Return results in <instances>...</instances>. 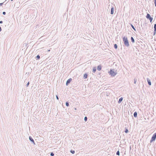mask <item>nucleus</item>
Instances as JSON below:
<instances>
[{"label": "nucleus", "mask_w": 156, "mask_h": 156, "mask_svg": "<svg viewBox=\"0 0 156 156\" xmlns=\"http://www.w3.org/2000/svg\"><path fill=\"white\" fill-rule=\"evenodd\" d=\"M123 40L125 45L127 47H128L129 46V44L127 37H124L123 38Z\"/></svg>", "instance_id": "obj_1"}, {"label": "nucleus", "mask_w": 156, "mask_h": 156, "mask_svg": "<svg viewBox=\"0 0 156 156\" xmlns=\"http://www.w3.org/2000/svg\"><path fill=\"white\" fill-rule=\"evenodd\" d=\"M109 74L112 76H114L117 74V72L114 71V69H111L108 72Z\"/></svg>", "instance_id": "obj_2"}, {"label": "nucleus", "mask_w": 156, "mask_h": 156, "mask_svg": "<svg viewBox=\"0 0 156 156\" xmlns=\"http://www.w3.org/2000/svg\"><path fill=\"white\" fill-rule=\"evenodd\" d=\"M156 139V133H154L152 136L151 139L150 140V142L152 143L153 141H154Z\"/></svg>", "instance_id": "obj_3"}, {"label": "nucleus", "mask_w": 156, "mask_h": 156, "mask_svg": "<svg viewBox=\"0 0 156 156\" xmlns=\"http://www.w3.org/2000/svg\"><path fill=\"white\" fill-rule=\"evenodd\" d=\"M146 17L147 19H148L151 22L152 21L153 18L151 17L150 15L149 14L147 13V14Z\"/></svg>", "instance_id": "obj_4"}, {"label": "nucleus", "mask_w": 156, "mask_h": 156, "mask_svg": "<svg viewBox=\"0 0 156 156\" xmlns=\"http://www.w3.org/2000/svg\"><path fill=\"white\" fill-rule=\"evenodd\" d=\"M136 145H135V148H133V149L132 150V151H131L132 155H133V154L134 155H135V156H136Z\"/></svg>", "instance_id": "obj_5"}, {"label": "nucleus", "mask_w": 156, "mask_h": 156, "mask_svg": "<svg viewBox=\"0 0 156 156\" xmlns=\"http://www.w3.org/2000/svg\"><path fill=\"white\" fill-rule=\"evenodd\" d=\"M72 81V79L71 78L67 80L66 83V85L68 86Z\"/></svg>", "instance_id": "obj_6"}, {"label": "nucleus", "mask_w": 156, "mask_h": 156, "mask_svg": "<svg viewBox=\"0 0 156 156\" xmlns=\"http://www.w3.org/2000/svg\"><path fill=\"white\" fill-rule=\"evenodd\" d=\"M29 139L34 144H35L34 140L31 136L29 137Z\"/></svg>", "instance_id": "obj_7"}, {"label": "nucleus", "mask_w": 156, "mask_h": 156, "mask_svg": "<svg viewBox=\"0 0 156 156\" xmlns=\"http://www.w3.org/2000/svg\"><path fill=\"white\" fill-rule=\"evenodd\" d=\"M147 80L148 83V84L149 85H151V81L149 79V78H147Z\"/></svg>", "instance_id": "obj_8"}, {"label": "nucleus", "mask_w": 156, "mask_h": 156, "mask_svg": "<svg viewBox=\"0 0 156 156\" xmlns=\"http://www.w3.org/2000/svg\"><path fill=\"white\" fill-rule=\"evenodd\" d=\"M114 12V9L113 7H112L111 9V14H113Z\"/></svg>", "instance_id": "obj_9"}, {"label": "nucleus", "mask_w": 156, "mask_h": 156, "mask_svg": "<svg viewBox=\"0 0 156 156\" xmlns=\"http://www.w3.org/2000/svg\"><path fill=\"white\" fill-rule=\"evenodd\" d=\"M102 68V67L101 65H99L97 67V70L98 71H100L101 70Z\"/></svg>", "instance_id": "obj_10"}, {"label": "nucleus", "mask_w": 156, "mask_h": 156, "mask_svg": "<svg viewBox=\"0 0 156 156\" xmlns=\"http://www.w3.org/2000/svg\"><path fill=\"white\" fill-rule=\"evenodd\" d=\"M88 75L87 73H85L84 74L83 76V78L84 79H86Z\"/></svg>", "instance_id": "obj_11"}, {"label": "nucleus", "mask_w": 156, "mask_h": 156, "mask_svg": "<svg viewBox=\"0 0 156 156\" xmlns=\"http://www.w3.org/2000/svg\"><path fill=\"white\" fill-rule=\"evenodd\" d=\"M122 100H123V98L122 97L120 98L119 99L118 101V103H120L122 101Z\"/></svg>", "instance_id": "obj_12"}, {"label": "nucleus", "mask_w": 156, "mask_h": 156, "mask_svg": "<svg viewBox=\"0 0 156 156\" xmlns=\"http://www.w3.org/2000/svg\"><path fill=\"white\" fill-rule=\"evenodd\" d=\"M131 42L132 43H134L135 40H134V38L133 37H131Z\"/></svg>", "instance_id": "obj_13"}, {"label": "nucleus", "mask_w": 156, "mask_h": 156, "mask_svg": "<svg viewBox=\"0 0 156 156\" xmlns=\"http://www.w3.org/2000/svg\"><path fill=\"white\" fill-rule=\"evenodd\" d=\"M96 70V67H93L92 72L94 73Z\"/></svg>", "instance_id": "obj_14"}, {"label": "nucleus", "mask_w": 156, "mask_h": 156, "mask_svg": "<svg viewBox=\"0 0 156 156\" xmlns=\"http://www.w3.org/2000/svg\"><path fill=\"white\" fill-rule=\"evenodd\" d=\"M114 48L115 49H117L118 47V46L116 44H114Z\"/></svg>", "instance_id": "obj_15"}, {"label": "nucleus", "mask_w": 156, "mask_h": 156, "mask_svg": "<svg viewBox=\"0 0 156 156\" xmlns=\"http://www.w3.org/2000/svg\"><path fill=\"white\" fill-rule=\"evenodd\" d=\"M124 132L126 133H128L129 132V130L125 128Z\"/></svg>", "instance_id": "obj_16"}, {"label": "nucleus", "mask_w": 156, "mask_h": 156, "mask_svg": "<svg viewBox=\"0 0 156 156\" xmlns=\"http://www.w3.org/2000/svg\"><path fill=\"white\" fill-rule=\"evenodd\" d=\"M154 31H156V24H155L154 25Z\"/></svg>", "instance_id": "obj_17"}, {"label": "nucleus", "mask_w": 156, "mask_h": 156, "mask_svg": "<svg viewBox=\"0 0 156 156\" xmlns=\"http://www.w3.org/2000/svg\"><path fill=\"white\" fill-rule=\"evenodd\" d=\"M66 106H69V102L68 101H66Z\"/></svg>", "instance_id": "obj_18"}, {"label": "nucleus", "mask_w": 156, "mask_h": 156, "mask_svg": "<svg viewBox=\"0 0 156 156\" xmlns=\"http://www.w3.org/2000/svg\"><path fill=\"white\" fill-rule=\"evenodd\" d=\"M131 26L132 27V28L135 31H136V29L134 27V26L132 25V24H131Z\"/></svg>", "instance_id": "obj_19"}, {"label": "nucleus", "mask_w": 156, "mask_h": 156, "mask_svg": "<svg viewBox=\"0 0 156 156\" xmlns=\"http://www.w3.org/2000/svg\"><path fill=\"white\" fill-rule=\"evenodd\" d=\"M37 60L39 59L40 58V56L39 55H37L36 57Z\"/></svg>", "instance_id": "obj_20"}, {"label": "nucleus", "mask_w": 156, "mask_h": 156, "mask_svg": "<svg viewBox=\"0 0 156 156\" xmlns=\"http://www.w3.org/2000/svg\"><path fill=\"white\" fill-rule=\"evenodd\" d=\"M134 116L135 118L136 117V112H135L134 113Z\"/></svg>", "instance_id": "obj_21"}, {"label": "nucleus", "mask_w": 156, "mask_h": 156, "mask_svg": "<svg viewBox=\"0 0 156 156\" xmlns=\"http://www.w3.org/2000/svg\"><path fill=\"white\" fill-rule=\"evenodd\" d=\"M70 152L72 153V154H74L75 152V151H73V150H71L70 151Z\"/></svg>", "instance_id": "obj_22"}, {"label": "nucleus", "mask_w": 156, "mask_h": 156, "mask_svg": "<svg viewBox=\"0 0 156 156\" xmlns=\"http://www.w3.org/2000/svg\"><path fill=\"white\" fill-rule=\"evenodd\" d=\"M116 154L117 155H120V152H119V151H117V152H116Z\"/></svg>", "instance_id": "obj_23"}, {"label": "nucleus", "mask_w": 156, "mask_h": 156, "mask_svg": "<svg viewBox=\"0 0 156 156\" xmlns=\"http://www.w3.org/2000/svg\"><path fill=\"white\" fill-rule=\"evenodd\" d=\"M87 117L86 116L84 118V121L86 122L87 121Z\"/></svg>", "instance_id": "obj_24"}, {"label": "nucleus", "mask_w": 156, "mask_h": 156, "mask_svg": "<svg viewBox=\"0 0 156 156\" xmlns=\"http://www.w3.org/2000/svg\"><path fill=\"white\" fill-rule=\"evenodd\" d=\"M54 154L53 152H52L50 153V155L51 156H54Z\"/></svg>", "instance_id": "obj_25"}, {"label": "nucleus", "mask_w": 156, "mask_h": 156, "mask_svg": "<svg viewBox=\"0 0 156 156\" xmlns=\"http://www.w3.org/2000/svg\"><path fill=\"white\" fill-rule=\"evenodd\" d=\"M155 5L156 7V0H154Z\"/></svg>", "instance_id": "obj_26"}, {"label": "nucleus", "mask_w": 156, "mask_h": 156, "mask_svg": "<svg viewBox=\"0 0 156 156\" xmlns=\"http://www.w3.org/2000/svg\"><path fill=\"white\" fill-rule=\"evenodd\" d=\"M30 84V83L29 82H28V83H27V84L26 85L27 87H28Z\"/></svg>", "instance_id": "obj_27"}, {"label": "nucleus", "mask_w": 156, "mask_h": 156, "mask_svg": "<svg viewBox=\"0 0 156 156\" xmlns=\"http://www.w3.org/2000/svg\"><path fill=\"white\" fill-rule=\"evenodd\" d=\"M156 32V31H154L153 34V35H154L155 34Z\"/></svg>", "instance_id": "obj_28"}, {"label": "nucleus", "mask_w": 156, "mask_h": 156, "mask_svg": "<svg viewBox=\"0 0 156 156\" xmlns=\"http://www.w3.org/2000/svg\"><path fill=\"white\" fill-rule=\"evenodd\" d=\"M4 2L0 3V6H2Z\"/></svg>", "instance_id": "obj_29"}, {"label": "nucleus", "mask_w": 156, "mask_h": 156, "mask_svg": "<svg viewBox=\"0 0 156 156\" xmlns=\"http://www.w3.org/2000/svg\"><path fill=\"white\" fill-rule=\"evenodd\" d=\"M2 14L4 15H5V14H6V12H2Z\"/></svg>", "instance_id": "obj_30"}, {"label": "nucleus", "mask_w": 156, "mask_h": 156, "mask_svg": "<svg viewBox=\"0 0 156 156\" xmlns=\"http://www.w3.org/2000/svg\"><path fill=\"white\" fill-rule=\"evenodd\" d=\"M136 79L135 78L134 79V83H136Z\"/></svg>", "instance_id": "obj_31"}, {"label": "nucleus", "mask_w": 156, "mask_h": 156, "mask_svg": "<svg viewBox=\"0 0 156 156\" xmlns=\"http://www.w3.org/2000/svg\"><path fill=\"white\" fill-rule=\"evenodd\" d=\"M56 98H57V100H58L59 99V98H58V96L57 95L56 96Z\"/></svg>", "instance_id": "obj_32"}, {"label": "nucleus", "mask_w": 156, "mask_h": 156, "mask_svg": "<svg viewBox=\"0 0 156 156\" xmlns=\"http://www.w3.org/2000/svg\"><path fill=\"white\" fill-rule=\"evenodd\" d=\"M3 23V21H0V23Z\"/></svg>", "instance_id": "obj_33"}, {"label": "nucleus", "mask_w": 156, "mask_h": 156, "mask_svg": "<svg viewBox=\"0 0 156 156\" xmlns=\"http://www.w3.org/2000/svg\"><path fill=\"white\" fill-rule=\"evenodd\" d=\"M1 31H2V28L1 27H0V32H1Z\"/></svg>", "instance_id": "obj_34"}, {"label": "nucleus", "mask_w": 156, "mask_h": 156, "mask_svg": "<svg viewBox=\"0 0 156 156\" xmlns=\"http://www.w3.org/2000/svg\"><path fill=\"white\" fill-rule=\"evenodd\" d=\"M75 110H76V108H75Z\"/></svg>", "instance_id": "obj_35"}, {"label": "nucleus", "mask_w": 156, "mask_h": 156, "mask_svg": "<svg viewBox=\"0 0 156 156\" xmlns=\"http://www.w3.org/2000/svg\"><path fill=\"white\" fill-rule=\"evenodd\" d=\"M50 51V50H48V51Z\"/></svg>", "instance_id": "obj_36"}, {"label": "nucleus", "mask_w": 156, "mask_h": 156, "mask_svg": "<svg viewBox=\"0 0 156 156\" xmlns=\"http://www.w3.org/2000/svg\"><path fill=\"white\" fill-rule=\"evenodd\" d=\"M13 0H11V1H12Z\"/></svg>", "instance_id": "obj_37"}]
</instances>
